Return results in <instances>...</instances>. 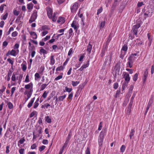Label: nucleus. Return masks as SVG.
<instances>
[{
    "label": "nucleus",
    "instance_id": "f257e3e1",
    "mask_svg": "<svg viewBox=\"0 0 154 154\" xmlns=\"http://www.w3.org/2000/svg\"><path fill=\"white\" fill-rule=\"evenodd\" d=\"M105 133V132H103V131H102L100 133L98 139V143L100 146H101L102 144Z\"/></svg>",
    "mask_w": 154,
    "mask_h": 154
},
{
    "label": "nucleus",
    "instance_id": "f03ea898",
    "mask_svg": "<svg viewBox=\"0 0 154 154\" xmlns=\"http://www.w3.org/2000/svg\"><path fill=\"white\" fill-rule=\"evenodd\" d=\"M37 17V12L34 11L32 14L29 22V23H32V22L34 21L36 19Z\"/></svg>",
    "mask_w": 154,
    "mask_h": 154
},
{
    "label": "nucleus",
    "instance_id": "7ed1b4c3",
    "mask_svg": "<svg viewBox=\"0 0 154 154\" xmlns=\"http://www.w3.org/2000/svg\"><path fill=\"white\" fill-rule=\"evenodd\" d=\"M123 74H124V78L125 81H126L128 83L130 80V77L129 74L125 72H124Z\"/></svg>",
    "mask_w": 154,
    "mask_h": 154
},
{
    "label": "nucleus",
    "instance_id": "20e7f679",
    "mask_svg": "<svg viewBox=\"0 0 154 154\" xmlns=\"http://www.w3.org/2000/svg\"><path fill=\"white\" fill-rule=\"evenodd\" d=\"M78 5V4L77 2H75L74 5L71 7V10L72 12H74L77 9Z\"/></svg>",
    "mask_w": 154,
    "mask_h": 154
},
{
    "label": "nucleus",
    "instance_id": "39448f33",
    "mask_svg": "<svg viewBox=\"0 0 154 154\" xmlns=\"http://www.w3.org/2000/svg\"><path fill=\"white\" fill-rule=\"evenodd\" d=\"M128 62L127 64L128 65V67L131 68L132 66V64L134 62V60L130 59L129 57L128 58Z\"/></svg>",
    "mask_w": 154,
    "mask_h": 154
},
{
    "label": "nucleus",
    "instance_id": "423d86ee",
    "mask_svg": "<svg viewBox=\"0 0 154 154\" xmlns=\"http://www.w3.org/2000/svg\"><path fill=\"white\" fill-rule=\"evenodd\" d=\"M92 48V45L91 44V42H90L88 45L87 46V51L88 52L89 54H90L91 53V51Z\"/></svg>",
    "mask_w": 154,
    "mask_h": 154
},
{
    "label": "nucleus",
    "instance_id": "0eeeda50",
    "mask_svg": "<svg viewBox=\"0 0 154 154\" xmlns=\"http://www.w3.org/2000/svg\"><path fill=\"white\" fill-rule=\"evenodd\" d=\"M52 10L51 8H49L47 9V14L49 18L52 17Z\"/></svg>",
    "mask_w": 154,
    "mask_h": 154
},
{
    "label": "nucleus",
    "instance_id": "6e6552de",
    "mask_svg": "<svg viewBox=\"0 0 154 154\" xmlns=\"http://www.w3.org/2000/svg\"><path fill=\"white\" fill-rule=\"evenodd\" d=\"M112 53H110V56L109 57V60H108V59L107 58V59H106V60H105V63H106H106H108V64L109 65L111 62V59L112 58Z\"/></svg>",
    "mask_w": 154,
    "mask_h": 154
},
{
    "label": "nucleus",
    "instance_id": "1a4fd4ad",
    "mask_svg": "<svg viewBox=\"0 0 154 154\" xmlns=\"http://www.w3.org/2000/svg\"><path fill=\"white\" fill-rule=\"evenodd\" d=\"M29 33L30 35L32 36L33 38L35 39L37 38V36L36 33L35 32H30Z\"/></svg>",
    "mask_w": 154,
    "mask_h": 154
},
{
    "label": "nucleus",
    "instance_id": "9d476101",
    "mask_svg": "<svg viewBox=\"0 0 154 154\" xmlns=\"http://www.w3.org/2000/svg\"><path fill=\"white\" fill-rule=\"evenodd\" d=\"M135 132V131L133 129H132L130 132L129 134V137L130 139L131 140L132 139V137H133L134 135V133Z\"/></svg>",
    "mask_w": 154,
    "mask_h": 154
},
{
    "label": "nucleus",
    "instance_id": "9b49d317",
    "mask_svg": "<svg viewBox=\"0 0 154 154\" xmlns=\"http://www.w3.org/2000/svg\"><path fill=\"white\" fill-rule=\"evenodd\" d=\"M35 99V97L32 99L30 102H29V103L27 105V107L28 108H30L32 106V104L34 102Z\"/></svg>",
    "mask_w": 154,
    "mask_h": 154
},
{
    "label": "nucleus",
    "instance_id": "f8f14e48",
    "mask_svg": "<svg viewBox=\"0 0 154 154\" xmlns=\"http://www.w3.org/2000/svg\"><path fill=\"white\" fill-rule=\"evenodd\" d=\"M64 18L63 17H59L58 20L57 21V22L58 23H64L65 22Z\"/></svg>",
    "mask_w": 154,
    "mask_h": 154
},
{
    "label": "nucleus",
    "instance_id": "ddd939ff",
    "mask_svg": "<svg viewBox=\"0 0 154 154\" xmlns=\"http://www.w3.org/2000/svg\"><path fill=\"white\" fill-rule=\"evenodd\" d=\"M55 63V60L54 58V56L52 55L50 57V64L53 65Z\"/></svg>",
    "mask_w": 154,
    "mask_h": 154
},
{
    "label": "nucleus",
    "instance_id": "4468645a",
    "mask_svg": "<svg viewBox=\"0 0 154 154\" xmlns=\"http://www.w3.org/2000/svg\"><path fill=\"white\" fill-rule=\"evenodd\" d=\"M50 82H49L47 84H43L42 85L41 87L40 91H43V90H44L45 88L46 87V86L50 83Z\"/></svg>",
    "mask_w": 154,
    "mask_h": 154
},
{
    "label": "nucleus",
    "instance_id": "2eb2a0df",
    "mask_svg": "<svg viewBox=\"0 0 154 154\" xmlns=\"http://www.w3.org/2000/svg\"><path fill=\"white\" fill-rule=\"evenodd\" d=\"M128 83V82H125L123 83L122 88V91H123L125 89V88L127 87Z\"/></svg>",
    "mask_w": 154,
    "mask_h": 154
},
{
    "label": "nucleus",
    "instance_id": "dca6fc26",
    "mask_svg": "<svg viewBox=\"0 0 154 154\" xmlns=\"http://www.w3.org/2000/svg\"><path fill=\"white\" fill-rule=\"evenodd\" d=\"M76 23V21L75 20H74L73 21L72 23L71 24V27L74 28V29H76L77 28Z\"/></svg>",
    "mask_w": 154,
    "mask_h": 154
},
{
    "label": "nucleus",
    "instance_id": "f3484780",
    "mask_svg": "<svg viewBox=\"0 0 154 154\" xmlns=\"http://www.w3.org/2000/svg\"><path fill=\"white\" fill-rule=\"evenodd\" d=\"M146 12L148 14H149L150 13H152V8L149 6L147 7Z\"/></svg>",
    "mask_w": 154,
    "mask_h": 154
},
{
    "label": "nucleus",
    "instance_id": "a211bd4d",
    "mask_svg": "<svg viewBox=\"0 0 154 154\" xmlns=\"http://www.w3.org/2000/svg\"><path fill=\"white\" fill-rule=\"evenodd\" d=\"M33 5L32 3L28 4L27 5V8L29 10H31L33 8Z\"/></svg>",
    "mask_w": 154,
    "mask_h": 154
},
{
    "label": "nucleus",
    "instance_id": "6ab92c4d",
    "mask_svg": "<svg viewBox=\"0 0 154 154\" xmlns=\"http://www.w3.org/2000/svg\"><path fill=\"white\" fill-rule=\"evenodd\" d=\"M3 88L2 89H0V97H2V93L6 89V88L4 86H2Z\"/></svg>",
    "mask_w": 154,
    "mask_h": 154
},
{
    "label": "nucleus",
    "instance_id": "aec40b11",
    "mask_svg": "<svg viewBox=\"0 0 154 154\" xmlns=\"http://www.w3.org/2000/svg\"><path fill=\"white\" fill-rule=\"evenodd\" d=\"M115 69L118 72H119L120 70V66L119 63H117L115 67Z\"/></svg>",
    "mask_w": 154,
    "mask_h": 154
},
{
    "label": "nucleus",
    "instance_id": "412c9836",
    "mask_svg": "<svg viewBox=\"0 0 154 154\" xmlns=\"http://www.w3.org/2000/svg\"><path fill=\"white\" fill-rule=\"evenodd\" d=\"M79 83V82L76 81L74 82L73 81H72V86L74 87L76 86Z\"/></svg>",
    "mask_w": 154,
    "mask_h": 154
},
{
    "label": "nucleus",
    "instance_id": "4be33fe9",
    "mask_svg": "<svg viewBox=\"0 0 154 154\" xmlns=\"http://www.w3.org/2000/svg\"><path fill=\"white\" fill-rule=\"evenodd\" d=\"M32 86V84L31 82L30 83L25 85V88L26 89H29L31 87V85Z\"/></svg>",
    "mask_w": 154,
    "mask_h": 154
},
{
    "label": "nucleus",
    "instance_id": "5701e85b",
    "mask_svg": "<svg viewBox=\"0 0 154 154\" xmlns=\"http://www.w3.org/2000/svg\"><path fill=\"white\" fill-rule=\"evenodd\" d=\"M66 95L64 94L63 96H60L58 97L59 100L60 101H63V99L66 97Z\"/></svg>",
    "mask_w": 154,
    "mask_h": 154
},
{
    "label": "nucleus",
    "instance_id": "b1692460",
    "mask_svg": "<svg viewBox=\"0 0 154 154\" xmlns=\"http://www.w3.org/2000/svg\"><path fill=\"white\" fill-rule=\"evenodd\" d=\"M140 26V23H137L135 25L133 26V28L136 29H138Z\"/></svg>",
    "mask_w": 154,
    "mask_h": 154
},
{
    "label": "nucleus",
    "instance_id": "393cba45",
    "mask_svg": "<svg viewBox=\"0 0 154 154\" xmlns=\"http://www.w3.org/2000/svg\"><path fill=\"white\" fill-rule=\"evenodd\" d=\"M16 51L14 49H12L11 51H10V54L11 55L15 56H16Z\"/></svg>",
    "mask_w": 154,
    "mask_h": 154
},
{
    "label": "nucleus",
    "instance_id": "a878e982",
    "mask_svg": "<svg viewBox=\"0 0 154 154\" xmlns=\"http://www.w3.org/2000/svg\"><path fill=\"white\" fill-rule=\"evenodd\" d=\"M46 121L48 123H50L51 122V119L49 118V116H47L45 118Z\"/></svg>",
    "mask_w": 154,
    "mask_h": 154
},
{
    "label": "nucleus",
    "instance_id": "bb28decb",
    "mask_svg": "<svg viewBox=\"0 0 154 154\" xmlns=\"http://www.w3.org/2000/svg\"><path fill=\"white\" fill-rule=\"evenodd\" d=\"M137 31L138 30L137 29H134L133 28H132V29L131 30V31L133 32L134 34L136 35H137Z\"/></svg>",
    "mask_w": 154,
    "mask_h": 154
},
{
    "label": "nucleus",
    "instance_id": "cd10ccee",
    "mask_svg": "<svg viewBox=\"0 0 154 154\" xmlns=\"http://www.w3.org/2000/svg\"><path fill=\"white\" fill-rule=\"evenodd\" d=\"M148 69H146L144 72L143 77L147 78L148 76Z\"/></svg>",
    "mask_w": 154,
    "mask_h": 154
},
{
    "label": "nucleus",
    "instance_id": "c85d7f7f",
    "mask_svg": "<svg viewBox=\"0 0 154 154\" xmlns=\"http://www.w3.org/2000/svg\"><path fill=\"white\" fill-rule=\"evenodd\" d=\"M50 18L52 19V20L53 22H55L56 20L57 17L55 16V13H54L53 16H52V17Z\"/></svg>",
    "mask_w": 154,
    "mask_h": 154
},
{
    "label": "nucleus",
    "instance_id": "c756f323",
    "mask_svg": "<svg viewBox=\"0 0 154 154\" xmlns=\"http://www.w3.org/2000/svg\"><path fill=\"white\" fill-rule=\"evenodd\" d=\"M138 76V74L137 73L135 74L134 75L133 80L134 81H136L137 80Z\"/></svg>",
    "mask_w": 154,
    "mask_h": 154
},
{
    "label": "nucleus",
    "instance_id": "7c9ffc66",
    "mask_svg": "<svg viewBox=\"0 0 154 154\" xmlns=\"http://www.w3.org/2000/svg\"><path fill=\"white\" fill-rule=\"evenodd\" d=\"M8 108L10 109H12L13 107V105L12 104L11 102H9L8 103Z\"/></svg>",
    "mask_w": 154,
    "mask_h": 154
},
{
    "label": "nucleus",
    "instance_id": "2f4dec72",
    "mask_svg": "<svg viewBox=\"0 0 154 154\" xmlns=\"http://www.w3.org/2000/svg\"><path fill=\"white\" fill-rule=\"evenodd\" d=\"M21 66H22V70L25 71L26 69V65L24 64H21Z\"/></svg>",
    "mask_w": 154,
    "mask_h": 154
},
{
    "label": "nucleus",
    "instance_id": "473e14b6",
    "mask_svg": "<svg viewBox=\"0 0 154 154\" xmlns=\"http://www.w3.org/2000/svg\"><path fill=\"white\" fill-rule=\"evenodd\" d=\"M128 49V47L126 45H124L122 47V50L125 51H127Z\"/></svg>",
    "mask_w": 154,
    "mask_h": 154
},
{
    "label": "nucleus",
    "instance_id": "72a5a7b5",
    "mask_svg": "<svg viewBox=\"0 0 154 154\" xmlns=\"http://www.w3.org/2000/svg\"><path fill=\"white\" fill-rule=\"evenodd\" d=\"M68 142V141L66 140L65 142L64 143V145L62 148V149H64L65 148H66L67 146Z\"/></svg>",
    "mask_w": 154,
    "mask_h": 154
},
{
    "label": "nucleus",
    "instance_id": "f704fd0d",
    "mask_svg": "<svg viewBox=\"0 0 154 154\" xmlns=\"http://www.w3.org/2000/svg\"><path fill=\"white\" fill-rule=\"evenodd\" d=\"M71 131H70L69 132V134L68 135V137L66 139V140L69 141L70 138H71Z\"/></svg>",
    "mask_w": 154,
    "mask_h": 154
},
{
    "label": "nucleus",
    "instance_id": "c9c22d12",
    "mask_svg": "<svg viewBox=\"0 0 154 154\" xmlns=\"http://www.w3.org/2000/svg\"><path fill=\"white\" fill-rule=\"evenodd\" d=\"M103 11V8L102 7H101L99 9L97 10V15H99L100 13Z\"/></svg>",
    "mask_w": 154,
    "mask_h": 154
},
{
    "label": "nucleus",
    "instance_id": "e433bc0d",
    "mask_svg": "<svg viewBox=\"0 0 154 154\" xmlns=\"http://www.w3.org/2000/svg\"><path fill=\"white\" fill-rule=\"evenodd\" d=\"M40 51L41 53H43L44 54H46L47 53V51L43 48L40 49Z\"/></svg>",
    "mask_w": 154,
    "mask_h": 154
},
{
    "label": "nucleus",
    "instance_id": "4c0bfd02",
    "mask_svg": "<svg viewBox=\"0 0 154 154\" xmlns=\"http://www.w3.org/2000/svg\"><path fill=\"white\" fill-rule=\"evenodd\" d=\"M73 31L72 28H70L69 30V38L72 35Z\"/></svg>",
    "mask_w": 154,
    "mask_h": 154
},
{
    "label": "nucleus",
    "instance_id": "58836bf2",
    "mask_svg": "<svg viewBox=\"0 0 154 154\" xmlns=\"http://www.w3.org/2000/svg\"><path fill=\"white\" fill-rule=\"evenodd\" d=\"M125 148V146L124 145H122L120 149L121 151L122 152H123Z\"/></svg>",
    "mask_w": 154,
    "mask_h": 154
},
{
    "label": "nucleus",
    "instance_id": "ea45409f",
    "mask_svg": "<svg viewBox=\"0 0 154 154\" xmlns=\"http://www.w3.org/2000/svg\"><path fill=\"white\" fill-rule=\"evenodd\" d=\"M11 75V72H8V78L7 79V80L8 81H9L10 79V76Z\"/></svg>",
    "mask_w": 154,
    "mask_h": 154
},
{
    "label": "nucleus",
    "instance_id": "a19ab883",
    "mask_svg": "<svg viewBox=\"0 0 154 154\" xmlns=\"http://www.w3.org/2000/svg\"><path fill=\"white\" fill-rule=\"evenodd\" d=\"M65 90L66 91L70 92L72 91V88H68L67 87H66L65 88Z\"/></svg>",
    "mask_w": 154,
    "mask_h": 154
},
{
    "label": "nucleus",
    "instance_id": "79ce46f5",
    "mask_svg": "<svg viewBox=\"0 0 154 154\" xmlns=\"http://www.w3.org/2000/svg\"><path fill=\"white\" fill-rule=\"evenodd\" d=\"M25 141V140L24 138L23 137L22 139L20 140L18 142H19L20 144H22L23 142Z\"/></svg>",
    "mask_w": 154,
    "mask_h": 154
},
{
    "label": "nucleus",
    "instance_id": "37998d69",
    "mask_svg": "<svg viewBox=\"0 0 154 154\" xmlns=\"http://www.w3.org/2000/svg\"><path fill=\"white\" fill-rule=\"evenodd\" d=\"M35 80H37L36 78L38 79L40 78V77L39 74L38 73H36L35 75Z\"/></svg>",
    "mask_w": 154,
    "mask_h": 154
},
{
    "label": "nucleus",
    "instance_id": "c03bdc74",
    "mask_svg": "<svg viewBox=\"0 0 154 154\" xmlns=\"http://www.w3.org/2000/svg\"><path fill=\"white\" fill-rule=\"evenodd\" d=\"M63 67L62 66H60L57 67L56 69V71H60L61 70H63Z\"/></svg>",
    "mask_w": 154,
    "mask_h": 154
},
{
    "label": "nucleus",
    "instance_id": "a18cd8bd",
    "mask_svg": "<svg viewBox=\"0 0 154 154\" xmlns=\"http://www.w3.org/2000/svg\"><path fill=\"white\" fill-rule=\"evenodd\" d=\"M45 146H40L39 148V150L41 152L45 149Z\"/></svg>",
    "mask_w": 154,
    "mask_h": 154
},
{
    "label": "nucleus",
    "instance_id": "49530a36",
    "mask_svg": "<svg viewBox=\"0 0 154 154\" xmlns=\"http://www.w3.org/2000/svg\"><path fill=\"white\" fill-rule=\"evenodd\" d=\"M89 61H88L87 63L84 64L83 66H82V67L84 69L88 67L89 65Z\"/></svg>",
    "mask_w": 154,
    "mask_h": 154
},
{
    "label": "nucleus",
    "instance_id": "de8ad7c7",
    "mask_svg": "<svg viewBox=\"0 0 154 154\" xmlns=\"http://www.w3.org/2000/svg\"><path fill=\"white\" fill-rule=\"evenodd\" d=\"M13 30H14V28L13 27H10L9 30V31L7 32V35H9L10 34L11 32V31H13Z\"/></svg>",
    "mask_w": 154,
    "mask_h": 154
},
{
    "label": "nucleus",
    "instance_id": "09e8293b",
    "mask_svg": "<svg viewBox=\"0 0 154 154\" xmlns=\"http://www.w3.org/2000/svg\"><path fill=\"white\" fill-rule=\"evenodd\" d=\"M11 80L12 81H15L16 80V76L13 73L11 77Z\"/></svg>",
    "mask_w": 154,
    "mask_h": 154
},
{
    "label": "nucleus",
    "instance_id": "8fccbe9b",
    "mask_svg": "<svg viewBox=\"0 0 154 154\" xmlns=\"http://www.w3.org/2000/svg\"><path fill=\"white\" fill-rule=\"evenodd\" d=\"M63 76L62 75H60L58 76L55 79V80L57 81L58 80H59L60 79H61L62 78Z\"/></svg>",
    "mask_w": 154,
    "mask_h": 154
},
{
    "label": "nucleus",
    "instance_id": "3c124183",
    "mask_svg": "<svg viewBox=\"0 0 154 154\" xmlns=\"http://www.w3.org/2000/svg\"><path fill=\"white\" fill-rule=\"evenodd\" d=\"M39 105V103H37L36 102H35L34 103L33 107L34 108L36 109L37 108L38 105Z\"/></svg>",
    "mask_w": 154,
    "mask_h": 154
},
{
    "label": "nucleus",
    "instance_id": "603ef678",
    "mask_svg": "<svg viewBox=\"0 0 154 154\" xmlns=\"http://www.w3.org/2000/svg\"><path fill=\"white\" fill-rule=\"evenodd\" d=\"M48 92H46V91H45L42 95V97H43L44 98H45L48 94Z\"/></svg>",
    "mask_w": 154,
    "mask_h": 154
},
{
    "label": "nucleus",
    "instance_id": "864d4df0",
    "mask_svg": "<svg viewBox=\"0 0 154 154\" xmlns=\"http://www.w3.org/2000/svg\"><path fill=\"white\" fill-rule=\"evenodd\" d=\"M17 33L16 31H14L12 33V36L13 37H15L17 35Z\"/></svg>",
    "mask_w": 154,
    "mask_h": 154
},
{
    "label": "nucleus",
    "instance_id": "5fc2aeb1",
    "mask_svg": "<svg viewBox=\"0 0 154 154\" xmlns=\"http://www.w3.org/2000/svg\"><path fill=\"white\" fill-rule=\"evenodd\" d=\"M118 83L116 82L114 83L113 85V88L115 89H116L118 88Z\"/></svg>",
    "mask_w": 154,
    "mask_h": 154
},
{
    "label": "nucleus",
    "instance_id": "6e6d98bb",
    "mask_svg": "<svg viewBox=\"0 0 154 154\" xmlns=\"http://www.w3.org/2000/svg\"><path fill=\"white\" fill-rule=\"evenodd\" d=\"M15 90V87H13L11 88V96H12L13 94L14 93V91Z\"/></svg>",
    "mask_w": 154,
    "mask_h": 154
},
{
    "label": "nucleus",
    "instance_id": "4d7b16f0",
    "mask_svg": "<svg viewBox=\"0 0 154 154\" xmlns=\"http://www.w3.org/2000/svg\"><path fill=\"white\" fill-rule=\"evenodd\" d=\"M4 6H6V5H2L0 7V11L2 12L3 11Z\"/></svg>",
    "mask_w": 154,
    "mask_h": 154
},
{
    "label": "nucleus",
    "instance_id": "13d9d810",
    "mask_svg": "<svg viewBox=\"0 0 154 154\" xmlns=\"http://www.w3.org/2000/svg\"><path fill=\"white\" fill-rule=\"evenodd\" d=\"M14 14L15 15L17 16L19 14V12L17 11L16 10H14L13 11Z\"/></svg>",
    "mask_w": 154,
    "mask_h": 154
},
{
    "label": "nucleus",
    "instance_id": "bf43d9fd",
    "mask_svg": "<svg viewBox=\"0 0 154 154\" xmlns=\"http://www.w3.org/2000/svg\"><path fill=\"white\" fill-rule=\"evenodd\" d=\"M50 38V35H47L46 36V37L44 38V39H43V40L45 42L49 39Z\"/></svg>",
    "mask_w": 154,
    "mask_h": 154
},
{
    "label": "nucleus",
    "instance_id": "052dcab7",
    "mask_svg": "<svg viewBox=\"0 0 154 154\" xmlns=\"http://www.w3.org/2000/svg\"><path fill=\"white\" fill-rule=\"evenodd\" d=\"M131 108H130V107H128L127 109V114H129L131 112Z\"/></svg>",
    "mask_w": 154,
    "mask_h": 154
},
{
    "label": "nucleus",
    "instance_id": "680f3d73",
    "mask_svg": "<svg viewBox=\"0 0 154 154\" xmlns=\"http://www.w3.org/2000/svg\"><path fill=\"white\" fill-rule=\"evenodd\" d=\"M29 82V76L28 75H26V79L25 80V82Z\"/></svg>",
    "mask_w": 154,
    "mask_h": 154
},
{
    "label": "nucleus",
    "instance_id": "e2e57ef3",
    "mask_svg": "<svg viewBox=\"0 0 154 154\" xmlns=\"http://www.w3.org/2000/svg\"><path fill=\"white\" fill-rule=\"evenodd\" d=\"M7 61L12 65H13L14 63V61L11 60L10 58H8L7 59Z\"/></svg>",
    "mask_w": 154,
    "mask_h": 154
},
{
    "label": "nucleus",
    "instance_id": "0e129e2a",
    "mask_svg": "<svg viewBox=\"0 0 154 154\" xmlns=\"http://www.w3.org/2000/svg\"><path fill=\"white\" fill-rule=\"evenodd\" d=\"M24 149H21L19 150V152L20 154H23Z\"/></svg>",
    "mask_w": 154,
    "mask_h": 154
},
{
    "label": "nucleus",
    "instance_id": "69168bd1",
    "mask_svg": "<svg viewBox=\"0 0 154 154\" xmlns=\"http://www.w3.org/2000/svg\"><path fill=\"white\" fill-rule=\"evenodd\" d=\"M143 5V2H138L137 3V6L138 7H140Z\"/></svg>",
    "mask_w": 154,
    "mask_h": 154
},
{
    "label": "nucleus",
    "instance_id": "338daca9",
    "mask_svg": "<svg viewBox=\"0 0 154 154\" xmlns=\"http://www.w3.org/2000/svg\"><path fill=\"white\" fill-rule=\"evenodd\" d=\"M90 152L89 148L87 147L86 151V154H90Z\"/></svg>",
    "mask_w": 154,
    "mask_h": 154
},
{
    "label": "nucleus",
    "instance_id": "774afa93",
    "mask_svg": "<svg viewBox=\"0 0 154 154\" xmlns=\"http://www.w3.org/2000/svg\"><path fill=\"white\" fill-rule=\"evenodd\" d=\"M154 72V65H152V66L151 69V74H152Z\"/></svg>",
    "mask_w": 154,
    "mask_h": 154
}]
</instances>
